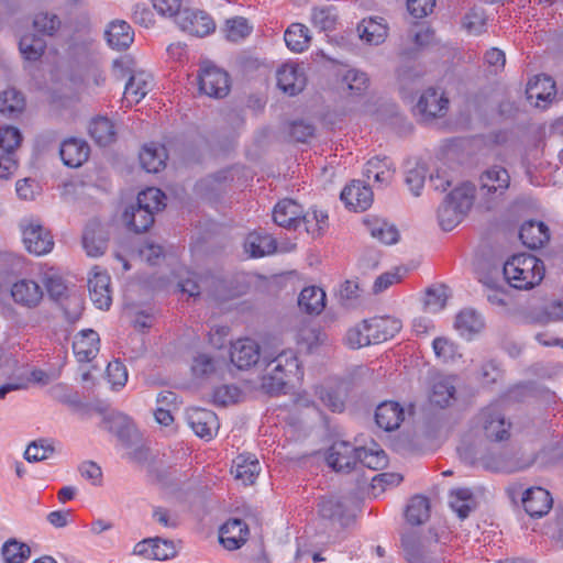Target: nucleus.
I'll return each mask as SVG.
<instances>
[{"mask_svg": "<svg viewBox=\"0 0 563 563\" xmlns=\"http://www.w3.org/2000/svg\"><path fill=\"white\" fill-rule=\"evenodd\" d=\"M503 273L511 287L527 290L541 283L544 277V265L533 255L518 254L504 264Z\"/></svg>", "mask_w": 563, "mask_h": 563, "instance_id": "obj_1", "label": "nucleus"}, {"mask_svg": "<svg viewBox=\"0 0 563 563\" xmlns=\"http://www.w3.org/2000/svg\"><path fill=\"white\" fill-rule=\"evenodd\" d=\"M474 186L463 184L452 190L438 209V221L442 230L451 231L462 222L473 206Z\"/></svg>", "mask_w": 563, "mask_h": 563, "instance_id": "obj_2", "label": "nucleus"}, {"mask_svg": "<svg viewBox=\"0 0 563 563\" xmlns=\"http://www.w3.org/2000/svg\"><path fill=\"white\" fill-rule=\"evenodd\" d=\"M102 428L115 434L121 444L133 449L130 457L141 462L147 457V450L141 445L142 439L133 421L122 412H111L102 420Z\"/></svg>", "mask_w": 563, "mask_h": 563, "instance_id": "obj_3", "label": "nucleus"}, {"mask_svg": "<svg viewBox=\"0 0 563 563\" xmlns=\"http://www.w3.org/2000/svg\"><path fill=\"white\" fill-rule=\"evenodd\" d=\"M401 545L409 563H442L443 558L438 554L440 548L438 540L422 538L416 532L405 533Z\"/></svg>", "mask_w": 563, "mask_h": 563, "instance_id": "obj_4", "label": "nucleus"}, {"mask_svg": "<svg viewBox=\"0 0 563 563\" xmlns=\"http://www.w3.org/2000/svg\"><path fill=\"white\" fill-rule=\"evenodd\" d=\"M510 186V176L506 168L493 166L479 177V194L487 198V203L503 197ZM487 208H492L487 205Z\"/></svg>", "mask_w": 563, "mask_h": 563, "instance_id": "obj_5", "label": "nucleus"}, {"mask_svg": "<svg viewBox=\"0 0 563 563\" xmlns=\"http://www.w3.org/2000/svg\"><path fill=\"white\" fill-rule=\"evenodd\" d=\"M198 78L200 91L209 97L223 98L230 91L228 73L212 64H203Z\"/></svg>", "mask_w": 563, "mask_h": 563, "instance_id": "obj_6", "label": "nucleus"}, {"mask_svg": "<svg viewBox=\"0 0 563 563\" xmlns=\"http://www.w3.org/2000/svg\"><path fill=\"white\" fill-rule=\"evenodd\" d=\"M449 109V99L435 88L427 89L419 98L415 107V115L422 122H429L435 118H442Z\"/></svg>", "mask_w": 563, "mask_h": 563, "instance_id": "obj_7", "label": "nucleus"}, {"mask_svg": "<svg viewBox=\"0 0 563 563\" xmlns=\"http://www.w3.org/2000/svg\"><path fill=\"white\" fill-rule=\"evenodd\" d=\"M176 24L183 31L198 37L210 34L216 27L209 14L191 9H183V11L176 15Z\"/></svg>", "mask_w": 563, "mask_h": 563, "instance_id": "obj_8", "label": "nucleus"}, {"mask_svg": "<svg viewBox=\"0 0 563 563\" xmlns=\"http://www.w3.org/2000/svg\"><path fill=\"white\" fill-rule=\"evenodd\" d=\"M327 461L336 472H350L358 463V448L346 441H335L329 449Z\"/></svg>", "mask_w": 563, "mask_h": 563, "instance_id": "obj_9", "label": "nucleus"}, {"mask_svg": "<svg viewBox=\"0 0 563 563\" xmlns=\"http://www.w3.org/2000/svg\"><path fill=\"white\" fill-rule=\"evenodd\" d=\"M186 419L192 431L201 439H212L219 429L218 417L209 409L190 408L186 412Z\"/></svg>", "mask_w": 563, "mask_h": 563, "instance_id": "obj_10", "label": "nucleus"}, {"mask_svg": "<svg viewBox=\"0 0 563 563\" xmlns=\"http://www.w3.org/2000/svg\"><path fill=\"white\" fill-rule=\"evenodd\" d=\"M276 76L278 88L289 96L298 95L307 85L305 68L297 64H284Z\"/></svg>", "mask_w": 563, "mask_h": 563, "instance_id": "obj_11", "label": "nucleus"}, {"mask_svg": "<svg viewBox=\"0 0 563 563\" xmlns=\"http://www.w3.org/2000/svg\"><path fill=\"white\" fill-rule=\"evenodd\" d=\"M23 242L26 250L35 255H44L54 246L51 232L33 221L23 229Z\"/></svg>", "mask_w": 563, "mask_h": 563, "instance_id": "obj_12", "label": "nucleus"}, {"mask_svg": "<svg viewBox=\"0 0 563 563\" xmlns=\"http://www.w3.org/2000/svg\"><path fill=\"white\" fill-rule=\"evenodd\" d=\"M14 302L21 307L36 308L44 296L42 287L33 279H20L11 287Z\"/></svg>", "mask_w": 563, "mask_h": 563, "instance_id": "obj_13", "label": "nucleus"}, {"mask_svg": "<svg viewBox=\"0 0 563 563\" xmlns=\"http://www.w3.org/2000/svg\"><path fill=\"white\" fill-rule=\"evenodd\" d=\"M401 329V322L391 317H375L364 320V330L368 332L373 344L394 338Z\"/></svg>", "mask_w": 563, "mask_h": 563, "instance_id": "obj_14", "label": "nucleus"}, {"mask_svg": "<svg viewBox=\"0 0 563 563\" xmlns=\"http://www.w3.org/2000/svg\"><path fill=\"white\" fill-rule=\"evenodd\" d=\"M110 276L106 272L95 271L88 279L89 296L93 305L101 310H108L112 303Z\"/></svg>", "mask_w": 563, "mask_h": 563, "instance_id": "obj_15", "label": "nucleus"}, {"mask_svg": "<svg viewBox=\"0 0 563 563\" xmlns=\"http://www.w3.org/2000/svg\"><path fill=\"white\" fill-rule=\"evenodd\" d=\"M340 197L345 206L354 211H365L373 202L371 187L363 185L361 180H353L346 185Z\"/></svg>", "mask_w": 563, "mask_h": 563, "instance_id": "obj_16", "label": "nucleus"}, {"mask_svg": "<svg viewBox=\"0 0 563 563\" xmlns=\"http://www.w3.org/2000/svg\"><path fill=\"white\" fill-rule=\"evenodd\" d=\"M482 423L485 435L494 441H503L509 438L510 422L495 407H488L482 411Z\"/></svg>", "mask_w": 563, "mask_h": 563, "instance_id": "obj_17", "label": "nucleus"}, {"mask_svg": "<svg viewBox=\"0 0 563 563\" xmlns=\"http://www.w3.org/2000/svg\"><path fill=\"white\" fill-rule=\"evenodd\" d=\"M249 532L246 522L232 518L221 526L219 540L225 549L230 551L236 550L246 542Z\"/></svg>", "mask_w": 563, "mask_h": 563, "instance_id": "obj_18", "label": "nucleus"}, {"mask_svg": "<svg viewBox=\"0 0 563 563\" xmlns=\"http://www.w3.org/2000/svg\"><path fill=\"white\" fill-rule=\"evenodd\" d=\"M262 361L267 368L273 369L278 375L282 374L289 378L291 375L301 374L297 355L290 349L282 350L276 354L264 355Z\"/></svg>", "mask_w": 563, "mask_h": 563, "instance_id": "obj_19", "label": "nucleus"}, {"mask_svg": "<svg viewBox=\"0 0 563 563\" xmlns=\"http://www.w3.org/2000/svg\"><path fill=\"white\" fill-rule=\"evenodd\" d=\"M230 356L238 368L245 369L260 362V346L251 339L239 340L232 345Z\"/></svg>", "mask_w": 563, "mask_h": 563, "instance_id": "obj_20", "label": "nucleus"}, {"mask_svg": "<svg viewBox=\"0 0 563 563\" xmlns=\"http://www.w3.org/2000/svg\"><path fill=\"white\" fill-rule=\"evenodd\" d=\"M552 497L550 493L542 487L528 488L522 496V506L526 512L531 517H542L552 508Z\"/></svg>", "mask_w": 563, "mask_h": 563, "instance_id": "obj_21", "label": "nucleus"}, {"mask_svg": "<svg viewBox=\"0 0 563 563\" xmlns=\"http://www.w3.org/2000/svg\"><path fill=\"white\" fill-rule=\"evenodd\" d=\"M90 147L84 140L70 137L60 144L59 155L68 167H79L89 157Z\"/></svg>", "mask_w": 563, "mask_h": 563, "instance_id": "obj_22", "label": "nucleus"}, {"mask_svg": "<svg viewBox=\"0 0 563 563\" xmlns=\"http://www.w3.org/2000/svg\"><path fill=\"white\" fill-rule=\"evenodd\" d=\"M405 419V410L396 401H384L375 411V421L385 431H393L400 427Z\"/></svg>", "mask_w": 563, "mask_h": 563, "instance_id": "obj_23", "label": "nucleus"}, {"mask_svg": "<svg viewBox=\"0 0 563 563\" xmlns=\"http://www.w3.org/2000/svg\"><path fill=\"white\" fill-rule=\"evenodd\" d=\"M99 343L100 339L95 330H82L73 342V351L79 362H90L99 352Z\"/></svg>", "mask_w": 563, "mask_h": 563, "instance_id": "obj_24", "label": "nucleus"}, {"mask_svg": "<svg viewBox=\"0 0 563 563\" xmlns=\"http://www.w3.org/2000/svg\"><path fill=\"white\" fill-rule=\"evenodd\" d=\"M302 207L292 199L280 200L274 208V222L283 228L297 229L300 225Z\"/></svg>", "mask_w": 563, "mask_h": 563, "instance_id": "obj_25", "label": "nucleus"}, {"mask_svg": "<svg viewBox=\"0 0 563 563\" xmlns=\"http://www.w3.org/2000/svg\"><path fill=\"white\" fill-rule=\"evenodd\" d=\"M152 89V77L145 71H137L130 76L124 89V101L130 107L139 103Z\"/></svg>", "mask_w": 563, "mask_h": 563, "instance_id": "obj_26", "label": "nucleus"}, {"mask_svg": "<svg viewBox=\"0 0 563 563\" xmlns=\"http://www.w3.org/2000/svg\"><path fill=\"white\" fill-rule=\"evenodd\" d=\"M519 238L529 249H538L549 241V228L542 221L529 220L521 225Z\"/></svg>", "mask_w": 563, "mask_h": 563, "instance_id": "obj_27", "label": "nucleus"}, {"mask_svg": "<svg viewBox=\"0 0 563 563\" xmlns=\"http://www.w3.org/2000/svg\"><path fill=\"white\" fill-rule=\"evenodd\" d=\"M108 44L118 51L128 48L134 40V32L129 23L122 20L113 21L106 31Z\"/></svg>", "mask_w": 563, "mask_h": 563, "instance_id": "obj_28", "label": "nucleus"}, {"mask_svg": "<svg viewBox=\"0 0 563 563\" xmlns=\"http://www.w3.org/2000/svg\"><path fill=\"white\" fill-rule=\"evenodd\" d=\"M166 159V148L161 144H145L140 152V163L147 173H158L165 167Z\"/></svg>", "mask_w": 563, "mask_h": 563, "instance_id": "obj_29", "label": "nucleus"}, {"mask_svg": "<svg viewBox=\"0 0 563 563\" xmlns=\"http://www.w3.org/2000/svg\"><path fill=\"white\" fill-rule=\"evenodd\" d=\"M527 98L529 100L549 102L555 96V82L548 75H539L531 79L526 89Z\"/></svg>", "mask_w": 563, "mask_h": 563, "instance_id": "obj_30", "label": "nucleus"}, {"mask_svg": "<svg viewBox=\"0 0 563 563\" xmlns=\"http://www.w3.org/2000/svg\"><path fill=\"white\" fill-rule=\"evenodd\" d=\"M261 466L254 456L239 455L233 461L231 473L235 479L241 481L244 485L253 484L260 474Z\"/></svg>", "mask_w": 563, "mask_h": 563, "instance_id": "obj_31", "label": "nucleus"}, {"mask_svg": "<svg viewBox=\"0 0 563 563\" xmlns=\"http://www.w3.org/2000/svg\"><path fill=\"white\" fill-rule=\"evenodd\" d=\"M123 220L130 230L135 233H142L147 231L154 223V213L148 211V209L132 205L125 209Z\"/></svg>", "mask_w": 563, "mask_h": 563, "instance_id": "obj_32", "label": "nucleus"}, {"mask_svg": "<svg viewBox=\"0 0 563 563\" xmlns=\"http://www.w3.org/2000/svg\"><path fill=\"white\" fill-rule=\"evenodd\" d=\"M384 19L369 18L364 19L357 25L360 37L368 44L378 45L387 36V25L383 23Z\"/></svg>", "mask_w": 563, "mask_h": 563, "instance_id": "obj_33", "label": "nucleus"}, {"mask_svg": "<svg viewBox=\"0 0 563 563\" xmlns=\"http://www.w3.org/2000/svg\"><path fill=\"white\" fill-rule=\"evenodd\" d=\"M319 515L323 519L339 522L342 527L347 526L350 518L346 515V507L340 498H322L318 504Z\"/></svg>", "mask_w": 563, "mask_h": 563, "instance_id": "obj_34", "label": "nucleus"}, {"mask_svg": "<svg viewBox=\"0 0 563 563\" xmlns=\"http://www.w3.org/2000/svg\"><path fill=\"white\" fill-rule=\"evenodd\" d=\"M82 245L89 256L102 255L108 246V240L97 223L89 224L82 235Z\"/></svg>", "mask_w": 563, "mask_h": 563, "instance_id": "obj_35", "label": "nucleus"}, {"mask_svg": "<svg viewBox=\"0 0 563 563\" xmlns=\"http://www.w3.org/2000/svg\"><path fill=\"white\" fill-rule=\"evenodd\" d=\"M276 241L267 233H250L245 241V250L252 257H263L276 251Z\"/></svg>", "mask_w": 563, "mask_h": 563, "instance_id": "obj_36", "label": "nucleus"}, {"mask_svg": "<svg viewBox=\"0 0 563 563\" xmlns=\"http://www.w3.org/2000/svg\"><path fill=\"white\" fill-rule=\"evenodd\" d=\"M364 225L374 239H377L387 245L396 243L399 239L397 228L385 220L378 218H365Z\"/></svg>", "mask_w": 563, "mask_h": 563, "instance_id": "obj_37", "label": "nucleus"}, {"mask_svg": "<svg viewBox=\"0 0 563 563\" xmlns=\"http://www.w3.org/2000/svg\"><path fill=\"white\" fill-rule=\"evenodd\" d=\"M455 378L452 376L442 377L434 382L430 400L432 404L445 408L455 399Z\"/></svg>", "mask_w": 563, "mask_h": 563, "instance_id": "obj_38", "label": "nucleus"}, {"mask_svg": "<svg viewBox=\"0 0 563 563\" xmlns=\"http://www.w3.org/2000/svg\"><path fill=\"white\" fill-rule=\"evenodd\" d=\"M325 292L316 286L306 287L298 297V306L309 314H319L324 309Z\"/></svg>", "mask_w": 563, "mask_h": 563, "instance_id": "obj_39", "label": "nucleus"}, {"mask_svg": "<svg viewBox=\"0 0 563 563\" xmlns=\"http://www.w3.org/2000/svg\"><path fill=\"white\" fill-rule=\"evenodd\" d=\"M25 108L23 95L14 88L0 93V113L8 119L18 118Z\"/></svg>", "mask_w": 563, "mask_h": 563, "instance_id": "obj_40", "label": "nucleus"}, {"mask_svg": "<svg viewBox=\"0 0 563 563\" xmlns=\"http://www.w3.org/2000/svg\"><path fill=\"white\" fill-rule=\"evenodd\" d=\"M89 133L100 146L112 144L117 136L114 124L106 117L93 119L89 125Z\"/></svg>", "mask_w": 563, "mask_h": 563, "instance_id": "obj_41", "label": "nucleus"}, {"mask_svg": "<svg viewBox=\"0 0 563 563\" xmlns=\"http://www.w3.org/2000/svg\"><path fill=\"white\" fill-rule=\"evenodd\" d=\"M285 43L295 53H301L310 43L309 29L300 23L291 24L285 32Z\"/></svg>", "mask_w": 563, "mask_h": 563, "instance_id": "obj_42", "label": "nucleus"}, {"mask_svg": "<svg viewBox=\"0 0 563 563\" xmlns=\"http://www.w3.org/2000/svg\"><path fill=\"white\" fill-rule=\"evenodd\" d=\"M454 327L461 335H472L482 331L484 320L475 310L464 309L456 316Z\"/></svg>", "mask_w": 563, "mask_h": 563, "instance_id": "obj_43", "label": "nucleus"}, {"mask_svg": "<svg viewBox=\"0 0 563 563\" xmlns=\"http://www.w3.org/2000/svg\"><path fill=\"white\" fill-rule=\"evenodd\" d=\"M406 519L412 526L424 523L430 517V503L423 496H415L407 506Z\"/></svg>", "mask_w": 563, "mask_h": 563, "instance_id": "obj_44", "label": "nucleus"}, {"mask_svg": "<svg viewBox=\"0 0 563 563\" xmlns=\"http://www.w3.org/2000/svg\"><path fill=\"white\" fill-rule=\"evenodd\" d=\"M450 506L459 518L465 519L475 507L473 494L467 488H459L451 492Z\"/></svg>", "mask_w": 563, "mask_h": 563, "instance_id": "obj_45", "label": "nucleus"}, {"mask_svg": "<svg viewBox=\"0 0 563 563\" xmlns=\"http://www.w3.org/2000/svg\"><path fill=\"white\" fill-rule=\"evenodd\" d=\"M1 553L5 563H24L31 555V549L23 542L10 539L2 545Z\"/></svg>", "mask_w": 563, "mask_h": 563, "instance_id": "obj_46", "label": "nucleus"}, {"mask_svg": "<svg viewBox=\"0 0 563 563\" xmlns=\"http://www.w3.org/2000/svg\"><path fill=\"white\" fill-rule=\"evenodd\" d=\"M165 194L161 189L150 187L137 195L135 205L155 213L165 207Z\"/></svg>", "mask_w": 563, "mask_h": 563, "instance_id": "obj_47", "label": "nucleus"}, {"mask_svg": "<svg viewBox=\"0 0 563 563\" xmlns=\"http://www.w3.org/2000/svg\"><path fill=\"white\" fill-rule=\"evenodd\" d=\"M20 51L27 60H37L44 54L46 43L35 35H24L19 43Z\"/></svg>", "mask_w": 563, "mask_h": 563, "instance_id": "obj_48", "label": "nucleus"}, {"mask_svg": "<svg viewBox=\"0 0 563 563\" xmlns=\"http://www.w3.org/2000/svg\"><path fill=\"white\" fill-rule=\"evenodd\" d=\"M435 356L444 363L452 362L461 356L459 346L445 336L435 338L432 342Z\"/></svg>", "mask_w": 563, "mask_h": 563, "instance_id": "obj_49", "label": "nucleus"}, {"mask_svg": "<svg viewBox=\"0 0 563 563\" xmlns=\"http://www.w3.org/2000/svg\"><path fill=\"white\" fill-rule=\"evenodd\" d=\"M60 19L53 13L41 12L33 21L34 29L44 35H54L60 27Z\"/></svg>", "mask_w": 563, "mask_h": 563, "instance_id": "obj_50", "label": "nucleus"}, {"mask_svg": "<svg viewBox=\"0 0 563 563\" xmlns=\"http://www.w3.org/2000/svg\"><path fill=\"white\" fill-rule=\"evenodd\" d=\"M288 377L277 374L271 368L265 367V374L262 377V388L269 395H278L284 391Z\"/></svg>", "mask_w": 563, "mask_h": 563, "instance_id": "obj_51", "label": "nucleus"}, {"mask_svg": "<svg viewBox=\"0 0 563 563\" xmlns=\"http://www.w3.org/2000/svg\"><path fill=\"white\" fill-rule=\"evenodd\" d=\"M427 175L424 165L417 164L405 174V183L415 197L420 196Z\"/></svg>", "mask_w": 563, "mask_h": 563, "instance_id": "obj_52", "label": "nucleus"}, {"mask_svg": "<svg viewBox=\"0 0 563 563\" xmlns=\"http://www.w3.org/2000/svg\"><path fill=\"white\" fill-rule=\"evenodd\" d=\"M486 16L481 8L471 9L462 19L463 27L472 34H479L484 31Z\"/></svg>", "mask_w": 563, "mask_h": 563, "instance_id": "obj_53", "label": "nucleus"}, {"mask_svg": "<svg viewBox=\"0 0 563 563\" xmlns=\"http://www.w3.org/2000/svg\"><path fill=\"white\" fill-rule=\"evenodd\" d=\"M343 81L346 84L349 90L356 96L364 93L369 84L367 75L356 69L347 70L343 77Z\"/></svg>", "mask_w": 563, "mask_h": 563, "instance_id": "obj_54", "label": "nucleus"}, {"mask_svg": "<svg viewBox=\"0 0 563 563\" xmlns=\"http://www.w3.org/2000/svg\"><path fill=\"white\" fill-rule=\"evenodd\" d=\"M358 463L371 470H379L387 464V456L383 450L358 448Z\"/></svg>", "mask_w": 563, "mask_h": 563, "instance_id": "obj_55", "label": "nucleus"}, {"mask_svg": "<svg viewBox=\"0 0 563 563\" xmlns=\"http://www.w3.org/2000/svg\"><path fill=\"white\" fill-rule=\"evenodd\" d=\"M22 135L14 126H5L0 129V148L4 153L15 154V150L20 146Z\"/></svg>", "mask_w": 563, "mask_h": 563, "instance_id": "obj_56", "label": "nucleus"}, {"mask_svg": "<svg viewBox=\"0 0 563 563\" xmlns=\"http://www.w3.org/2000/svg\"><path fill=\"white\" fill-rule=\"evenodd\" d=\"M54 448L45 440L33 441L25 450L24 456L29 462H40L48 459Z\"/></svg>", "mask_w": 563, "mask_h": 563, "instance_id": "obj_57", "label": "nucleus"}, {"mask_svg": "<svg viewBox=\"0 0 563 563\" xmlns=\"http://www.w3.org/2000/svg\"><path fill=\"white\" fill-rule=\"evenodd\" d=\"M317 395L320 400L332 411L341 412L344 409V398L341 393L333 388L319 387Z\"/></svg>", "mask_w": 563, "mask_h": 563, "instance_id": "obj_58", "label": "nucleus"}, {"mask_svg": "<svg viewBox=\"0 0 563 563\" xmlns=\"http://www.w3.org/2000/svg\"><path fill=\"white\" fill-rule=\"evenodd\" d=\"M227 38L231 42H238L251 32L247 20L244 18H234L227 21Z\"/></svg>", "mask_w": 563, "mask_h": 563, "instance_id": "obj_59", "label": "nucleus"}, {"mask_svg": "<svg viewBox=\"0 0 563 563\" xmlns=\"http://www.w3.org/2000/svg\"><path fill=\"white\" fill-rule=\"evenodd\" d=\"M312 23L321 31H331L336 23V15L330 8H317L312 11Z\"/></svg>", "mask_w": 563, "mask_h": 563, "instance_id": "obj_60", "label": "nucleus"}, {"mask_svg": "<svg viewBox=\"0 0 563 563\" xmlns=\"http://www.w3.org/2000/svg\"><path fill=\"white\" fill-rule=\"evenodd\" d=\"M213 402L219 406H228L238 401L240 397V389L232 385H222L213 391Z\"/></svg>", "mask_w": 563, "mask_h": 563, "instance_id": "obj_61", "label": "nucleus"}, {"mask_svg": "<svg viewBox=\"0 0 563 563\" xmlns=\"http://www.w3.org/2000/svg\"><path fill=\"white\" fill-rule=\"evenodd\" d=\"M345 340L347 345L352 349H360L362 346L373 344L368 332H365L364 330V321L361 324L350 329L346 333Z\"/></svg>", "mask_w": 563, "mask_h": 563, "instance_id": "obj_62", "label": "nucleus"}, {"mask_svg": "<svg viewBox=\"0 0 563 563\" xmlns=\"http://www.w3.org/2000/svg\"><path fill=\"white\" fill-rule=\"evenodd\" d=\"M107 375L113 387H123L128 380L126 367L118 360L108 364Z\"/></svg>", "mask_w": 563, "mask_h": 563, "instance_id": "obj_63", "label": "nucleus"}, {"mask_svg": "<svg viewBox=\"0 0 563 563\" xmlns=\"http://www.w3.org/2000/svg\"><path fill=\"white\" fill-rule=\"evenodd\" d=\"M289 134L294 141L305 143L314 134V126L303 120L294 121L289 125Z\"/></svg>", "mask_w": 563, "mask_h": 563, "instance_id": "obj_64", "label": "nucleus"}]
</instances>
